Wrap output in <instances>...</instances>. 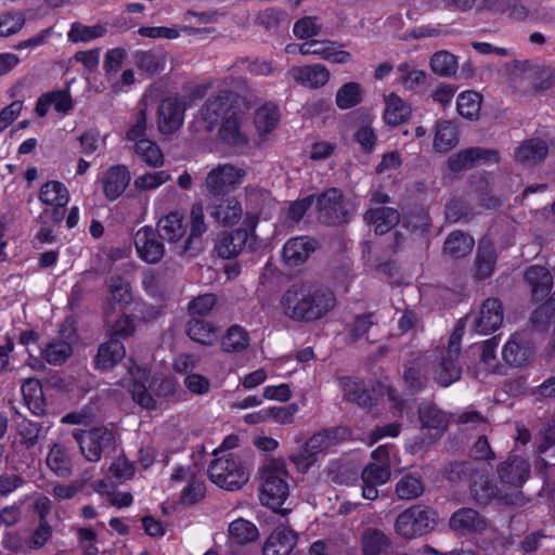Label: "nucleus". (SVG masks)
Returning <instances> with one entry per match:
<instances>
[{
    "label": "nucleus",
    "instance_id": "obj_7",
    "mask_svg": "<svg viewBox=\"0 0 555 555\" xmlns=\"http://www.w3.org/2000/svg\"><path fill=\"white\" fill-rule=\"evenodd\" d=\"M208 476L215 485L230 491L241 489L249 478L246 467L234 453L216 457L209 465Z\"/></svg>",
    "mask_w": 555,
    "mask_h": 555
},
{
    "label": "nucleus",
    "instance_id": "obj_41",
    "mask_svg": "<svg viewBox=\"0 0 555 555\" xmlns=\"http://www.w3.org/2000/svg\"><path fill=\"white\" fill-rule=\"evenodd\" d=\"M242 212L241 203L234 197H229L214 206L211 215L223 225H232L240 221Z\"/></svg>",
    "mask_w": 555,
    "mask_h": 555
},
{
    "label": "nucleus",
    "instance_id": "obj_26",
    "mask_svg": "<svg viewBox=\"0 0 555 555\" xmlns=\"http://www.w3.org/2000/svg\"><path fill=\"white\" fill-rule=\"evenodd\" d=\"M383 119L388 126H399L405 122L410 115V106L396 93L391 92L384 96Z\"/></svg>",
    "mask_w": 555,
    "mask_h": 555
},
{
    "label": "nucleus",
    "instance_id": "obj_52",
    "mask_svg": "<svg viewBox=\"0 0 555 555\" xmlns=\"http://www.w3.org/2000/svg\"><path fill=\"white\" fill-rule=\"evenodd\" d=\"M170 179L171 176L166 170L145 171L134 179L133 186L140 192L152 191L165 184Z\"/></svg>",
    "mask_w": 555,
    "mask_h": 555
},
{
    "label": "nucleus",
    "instance_id": "obj_45",
    "mask_svg": "<svg viewBox=\"0 0 555 555\" xmlns=\"http://www.w3.org/2000/svg\"><path fill=\"white\" fill-rule=\"evenodd\" d=\"M188 335L199 344L211 345L217 339V328L210 322L192 318L188 324Z\"/></svg>",
    "mask_w": 555,
    "mask_h": 555
},
{
    "label": "nucleus",
    "instance_id": "obj_44",
    "mask_svg": "<svg viewBox=\"0 0 555 555\" xmlns=\"http://www.w3.org/2000/svg\"><path fill=\"white\" fill-rule=\"evenodd\" d=\"M475 245L472 236L462 232H452L444 242L443 251L453 258H461L468 255Z\"/></svg>",
    "mask_w": 555,
    "mask_h": 555
},
{
    "label": "nucleus",
    "instance_id": "obj_47",
    "mask_svg": "<svg viewBox=\"0 0 555 555\" xmlns=\"http://www.w3.org/2000/svg\"><path fill=\"white\" fill-rule=\"evenodd\" d=\"M229 538L237 544L256 541L259 537L257 527L249 520L240 518L229 525Z\"/></svg>",
    "mask_w": 555,
    "mask_h": 555
},
{
    "label": "nucleus",
    "instance_id": "obj_29",
    "mask_svg": "<svg viewBox=\"0 0 555 555\" xmlns=\"http://www.w3.org/2000/svg\"><path fill=\"white\" fill-rule=\"evenodd\" d=\"M125 353L122 343L116 338H112L100 346L95 357V366L99 370L108 371L124 359Z\"/></svg>",
    "mask_w": 555,
    "mask_h": 555
},
{
    "label": "nucleus",
    "instance_id": "obj_54",
    "mask_svg": "<svg viewBox=\"0 0 555 555\" xmlns=\"http://www.w3.org/2000/svg\"><path fill=\"white\" fill-rule=\"evenodd\" d=\"M389 545L386 535L376 529H369L362 538L364 555H380Z\"/></svg>",
    "mask_w": 555,
    "mask_h": 555
},
{
    "label": "nucleus",
    "instance_id": "obj_49",
    "mask_svg": "<svg viewBox=\"0 0 555 555\" xmlns=\"http://www.w3.org/2000/svg\"><path fill=\"white\" fill-rule=\"evenodd\" d=\"M107 288L109 293L108 299L116 305L124 307L131 302L132 293L130 284L120 275H112L107 281Z\"/></svg>",
    "mask_w": 555,
    "mask_h": 555
},
{
    "label": "nucleus",
    "instance_id": "obj_17",
    "mask_svg": "<svg viewBox=\"0 0 555 555\" xmlns=\"http://www.w3.org/2000/svg\"><path fill=\"white\" fill-rule=\"evenodd\" d=\"M138 256L147 263H156L164 256V245L150 227H143L134 234Z\"/></svg>",
    "mask_w": 555,
    "mask_h": 555
},
{
    "label": "nucleus",
    "instance_id": "obj_22",
    "mask_svg": "<svg viewBox=\"0 0 555 555\" xmlns=\"http://www.w3.org/2000/svg\"><path fill=\"white\" fill-rule=\"evenodd\" d=\"M315 248L314 240L306 236L294 237L285 243L283 259L288 266L296 267L304 263Z\"/></svg>",
    "mask_w": 555,
    "mask_h": 555
},
{
    "label": "nucleus",
    "instance_id": "obj_2",
    "mask_svg": "<svg viewBox=\"0 0 555 555\" xmlns=\"http://www.w3.org/2000/svg\"><path fill=\"white\" fill-rule=\"evenodd\" d=\"M334 306L333 293L311 284L293 286L281 299L283 313L297 321L319 320Z\"/></svg>",
    "mask_w": 555,
    "mask_h": 555
},
{
    "label": "nucleus",
    "instance_id": "obj_42",
    "mask_svg": "<svg viewBox=\"0 0 555 555\" xmlns=\"http://www.w3.org/2000/svg\"><path fill=\"white\" fill-rule=\"evenodd\" d=\"M137 156L147 166L159 168L165 164V156L160 147L149 138L133 145Z\"/></svg>",
    "mask_w": 555,
    "mask_h": 555
},
{
    "label": "nucleus",
    "instance_id": "obj_38",
    "mask_svg": "<svg viewBox=\"0 0 555 555\" xmlns=\"http://www.w3.org/2000/svg\"><path fill=\"white\" fill-rule=\"evenodd\" d=\"M547 145L541 139H531L524 142L515 153L517 162L532 165L541 162L547 155Z\"/></svg>",
    "mask_w": 555,
    "mask_h": 555
},
{
    "label": "nucleus",
    "instance_id": "obj_33",
    "mask_svg": "<svg viewBox=\"0 0 555 555\" xmlns=\"http://www.w3.org/2000/svg\"><path fill=\"white\" fill-rule=\"evenodd\" d=\"M350 437L351 433L346 427L326 429L315 434L308 440V449H314L317 453L323 452Z\"/></svg>",
    "mask_w": 555,
    "mask_h": 555
},
{
    "label": "nucleus",
    "instance_id": "obj_24",
    "mask_svg": "<svg viewBox=\"0 0 555 555\" xmlns=\"http://www.w3.org/2000/svg\"><path fill=\"white\" fill-rule=\"evenodd\" d=\"M530 473L529 464L520 457L511 456L498 467V474L503 482L515 487L521 486Z\"/></svg>",
    "mask_w": 555,
    "mask_h": 555
},
{
    "label": "nucleus",
    "instance_id": "obj_51",
    "mask_svg": "<svg viewBox=\"0 0 555 555\" xmlns=\"http://www.w3.org/2000/svg\"><path fill=\"white\" fill-rule=\"evenodd\" d=\"M249 345V336L247 332L238 326H231L221 340L222 349L225 352L242 351Z\"/></svg>",
    "mask_w": 555,
    "mask_h": 555
},
{
    "label": "nucleus",
    "instance_id": "obj_23",
    "mask_svg": "<svg viewBox=\"0 0 555 555\" xmlns=\"http://www.w3.org/2000/svg\"><path fill=\"white\" fill-rule=\"evenodd\" d=\"M179 481H185L186 486L181 491V502L183 504H194L205 494V485L203 481L194 479L189 469L179 467L171 475L170 482L175 486Z\"/></svg>",
    "mask_w": 555,
    "mask_h": 555
},
{
    "label": "nucleus",
    "instance_id": "obj_39",
    "mask_svg": "<svg viewBox=\"0 0 555 555\" xmlns=\"http://www.w3.org/2000/svg\"><path fill=\"white\" fill-rule=\"evenodd\" d=\"M481 104V94L474 90L463 91L456 99L457 113L469 120H476L479 118Z\"/></svg>",
    "mask_w": 555,
    "mask_h": 555
},
{
    "label": "nucleus",
    "instance_id": "obj_56",
    "mask_svg": "<svg viewBox=\"0 0 555 555\" xmlns=\"http://www.w3.org/2000/svg\"><path fill=\"white\" fill-rule=\"evenodd\" d=\"M472 188L476 196L482 203V206L490 209L495 208L499 205V199L488 194L492 191L490 178L486 175L474 177L472 181Z\"/></svg>",
    "mask_w": 555,
    "mask_h": 555
},
{
    "label": "nucleus",
    "instance_id": "obj_25",
    "mask_svg": "<svg viewBox=\"0 0 555 555\" xmlns=\"http://www.w3.org/2000/svg\"><path fill=\"white\" fill-rule=\"evenodd\" d=\"M420 420L424 435H428L433 439L439 437L448 425L447 414L431 404L423 405L420 409Z\"/></svg>",
    "mask_w": 555,
    "mask_h": 555
},
{
    "label": "nucleus",
    "instance_id": "obj_53",
    "mask_svg": "<svg viewBox=\"0 0 555 555\" xmlns=\"http://www.w3.org/2000/svg\"><path fill=\"white\" fill-rule=\"evenodd\" d=\"M433 72L439 76L449 77L456 73V57L448 51H438L430 59Z\"/></svg>",
    "mask_w": 555,
    "mask_h": 555
},
{
    "label": "nucleus",
    "instance_id": "obj_20",
    "mask_svg": "<svg viewBox=\"0 0 555 555\" xmlns=\"http://www.w3.org/2000/svg\"><path fill=\"white\" fill-rule=\"evenodd\" d=\"M130 171L125 165H115L106 169L101 178L104 195L109 201L117 199L130 182Z\"/></svg>",
    "mask_w": 555,
    "mask_h": 555
},
{
    "label": "nucleus",
    "instance_id": "obj_3",
    "mask_svg": "<svg viewBox=\"0 0 555 555\" xmlns=\"http://www.w3.org/2000/svg\"><path fill=\"white\" fill-rule=\"evenodd\" d=\"M204 209L201 204H194L190 217L181 211H171L159 219L158 231L163 238L170 243L180 244L179 255L196 248L201 237L206 232Z\"/></svg>",
    "mask_w": 555,
    "mask_h": 555
},
{
    "label": "nucleus",
    "instance_id": "obj_50",
    "mask_svg": "<svg viewBox=\"0 0 555 555\" xmlns=\"http://www.w3.org/2000/svg\"><path fill=\"white\" fill-rule=\"evenodd\" d=\"M1 543L3 548L12 554H28L31 552L26 530L5 531Z\"/></svg>",
    "mask_w": 555,
    "mask_h": 555
},
{
    "label": "nucleus",
    "instance_id": "obj_57",
    "mask_svg": "<svg viewBox=\"0 0 555 555\" xmlns=\"http://www.w3.org/2000/svg\"><path fill=\"white\" fill-rule=\"evenodd\" d=\"M423 482L411 475L402 477L396 487V493L400 499L412 500L423 493Z\"/></svg>",
    "mask_w": 555,
    "mask_h": 555
},
{
    "label": "nucleus",
    "instance_id": "obj_35",
    "mask_svg": "<svg viewBox=\"0 0 555 555\" xmlns=\"http://www.w3.org/2000/svg\"><path fill=\"white\" fill-rule=\"evenodd\" d=\"M450 527L455 531L467 533L483 530L486 522L476 511L462 508L450 518Z\"/></svg>",
    "mask_w": 555,
    "mask_h": 555
},
{
    "label": "nucleus",
    "instance_id": "obj_64",
    "mask_svg": "<svg viewBox=\"0 0 555 555\" xmlns=\"http://www.w3.org/2000/svg\"><path fill=\"white\" fill-rule=\"evenodd\" d=\"M321 29V24L315 17H304L294 25V34L299 39H308L317 36Z\"/></svg>",
    "mask_w": 555,
    "mask_h": 555
},
{
    "label": "nucleus",
    "instance_id": "obj_37",
    "mask_svg": "<svg viewBox=\"0 0 555 555\" xmlns=\"http://www.w3.org/2000/svg\"><path fill=\"white\" fill-rule=\"evenodd\" d=\"M457 144V131L454 122L439 120L435 125L434 149L439 153H446Z\"/></svg>",
    "mask_w": 555,
    "mask_h": 555
},
{
    "label": "nucleus",
    "instance_id": "obj_11",
    "mask_svg": "<svg viewBox=\"0 0 555 555\" xmlns=\"http://www.w3.org/2000/svg\"><path fill=\"white\" fill-rule=\"evenodd\" d=\"M319 219L326 224H338L347 221L354 206L343 199L337 189H330L318 197Z\"/></svg>",
    "mask_w": 555,
    "mask_h": 555
},
{
    "label": "nucleus",
    "instance_id": "obj_59",
    "mask_svg": "<svg viewBox=\"0 0 555 555\" xmlns=\"http://www.w3.org/2000/svg\"><path fill=\"white\" fill-rule=\"evenodd\" d=\"M470 491L474 499L478 503H487L491 498L496 494V487L490 482L485 476H478L470 486Z\"/></svg>",
    "mask_w": 555,
    "mask_h": 555
},
{
    "label": "nucleus",
    "instance_id": "obj_9",
    "mask_svg": "<svg viewBox=\"0 0 555 555\" xmlns=\"http://www.w3.org/2000/svg\"><path fill=\"white\" fill-rule=\"evenodd\" d=\"M436 522L437 514L435 511L413 506L398 515L395 530L404 539H413L430 531Z\"/></svg>",
    "mask_w": 555,
    "mask_h": 555
},
{
    "label": "nucleus",
    "instance_id": "obj_58",
    "mask_svg": "<svg viewBox=\"0 0 555 555\" xmlns=\"http://www.w3.org/2000/svg\"><path fill=\"white\" fill-rule=\"evenodd\" d=\"M397 69L401 74L399 80L406 90H414L426 80L427 75L424 70L410 69L406 63L400 64Z\"/></svg>",
    "mask_w": 555,
    "mask_h": 555
},
{
    "label": "nucleus",
    "instance_id": "obj_12",
    "mask_svg": "<svg viewBox=\"0 0 555 555\" xmlns=\"http://www.w3.org/2000/svg\"><path fill=\"white\" fill-rule=\"evenodd\" d=\"M74 437L82 455L90 462H98L103 450L116 440L115 434L105 427H96L89 431L77 430L74 433Z\"/></svg>",
    "mask_w": 555,
    "mask_h": 555
},
{
    "label": "nucleus",
    "instance_id": "obj_28",
    "mask_svg": "<svg viewBox=\"0 0 555 555\" xmlns=\"http://www.w3.org/2000/svg\"><path fill=\"white\" fill-rule=\"evenodd\" d=\"M39 201L53 209L64 208L69 202V192L60 181H48L39 190Z\"/></svg>",
    "mask_w": 555,
    "mask_h": 555
},
{
    "label": "nucleus",
    "instance_id": "obj_14",
    "mask_svg": "<svg viewBox=\"0 0 555 555\" xmlns=\"http://www.w3.org/2000/svg\"><path fill=\"white\" fill-rule=\"evenodd\" d=\"M499 154L493 150L472 147L452 155L448 165L451 171L460 172L474 165L494 164L499 162Z\"/></svg>",
    "mask_w": 555,
    "mask_h": 555
},
{
    "label": "nucleus",
    "instance_id": "obj_10",
    "mask_svg": "<svg viewBox=\"0 0 555 555\" xmlns=\"http://www.w3.org/2000/svg\"><path fill=\"white\" fill-rule=\"evenodd\" d=\"M246 177L243 167L222 164L212 168L206 176L204 188L210 195L219 196L233 191Z\"/></svg>",
    "mask_w": 555,
    "mask_h": 555
},
{
    "label": "nucleus",
    "instance_id": "obj_55",
    "mask_svg": "<svg viewBox=\"0 0 555 555\" xmlns=\"http://www.w3.org/2000/svg\"><path fill=\"white\" fill-rule=\"evenodd\" d=\"M319 56L334 64H346L352 61V54L344 50L335 41H321Z\"/></svg>",
    "mask_w": 555,
    "mask_h": 555
},
{
    "label": "nucleus",
    "instance_id": "obj_36",
    "mask_svg": "<svg viewBox=\"0 0 555 555\" xmlns=\"http://www.w3.org/2000/svg\"><path fill=\"white\" fill-rule=\"evenodd\" d=\"M38 340V334L31 330L22 332L18 337V344L25 348L28 354L26 365L35 371H42L44 369V363L37 353L42 357L43 349L39 346Z\"/></svg>",
    "mask_w": 555,
    "mask_h": 555
},
{
    "label": "nucleus",
    "instance_id": "obj_27",
    "mask_svg": "<svg viewBox=\"0 0 555 555\" xmlns=\"http://www.w3.org/2000/svg\"><path fill=\"white\" fill-rule=\"evenodd\" d=\"M526 280L531 286L534 300H543L548 296L553 285V278L546 268L531 266L526 271Z\"/></svg>",
    "mask_w": 555,
    "mask_h": 555
},
{
    "label": "nucleus",
    "instance_id": "obj_48",
    "mask_svg": "<svg viewBox=\"0 0 555 555\" xmlns=\"http://www.w3.org/2000/svg\"><path fill=\"white\" fill-rule=\"evenodd\" d=\"M48 467L57 476L65 477L70 473V460L65 448L60 443H54L46 457Z\"/></svg>",
    "mask_w": 555,
    "mask_h": 555
},
{
    "label": "nucleus",
    "instance_id": "obj_4",
    "mask_svg": "<svg viewBox=\"0 0 555 555\" xmlns=\"http://www.w3.org/2000/svg\"><path fill=\"white\" fill-rule=\"evenodd\" d=\"M147 382V370L137 364L128 367V377L121 382V385L131 392L132 400L146 410H155L162 406L164 400L173 396L177 389V380L172 376L162 378L159 384L158 378L154 377L152 379L150 388L154 389L155 395H152L146 388Z\"/></svg>",
    "mask_w": 555,
    "mask_h": 555
},
{
    "label": "nucleus",
    "instance_id": "obj_61",
    "mask_svg": "<svg viewBox=\"0 0 555 555\" xmlns=\"http://www.w3.org/2000/svg\"><path fill=\"white\" fill-rule=\"evenodd\" d=\"M216 305V296L214 294H204L190 301L188 309L192 318L207 315Z\"/></svg>",
    "mask_w": 555,
    "mask_h": 555
},
{
    "label": "nucleus",
    "instance_id": "obj_19",
    "mask_svg": "<svg viewBox=\"0 0 555 555\" xmlns=\"http://www.w3.org/2000/svg\"><path fill=\"white\" fill-rule=\"evenodd\" d=\"M297 544V533L284 525L274 528L264 542L263 555H289Z\"/></svg>",
    "mask_w": 555,
    "mask_h": 555
},
{
    "label": "nucleus",
    "instance_id": "obj_34",
    "mask_svg": "<svg viewBox=\"0 0 555 555\" xmlns=\"http://www.w3.org/2000/svg\"><path fill=\"white\" fill-rule=\"evenodd\" d=\"M365 220L376 234H384L399 222V214L389 207L372 208L365 214Z\"/></svg>",
    "mask_w": 555,
    "mask_h": 555
},
{
    "label": "nucleus",
    "instance_id": "obj_40",
    "mask_svg": "<svg viewBox=\"0 0 555 555\" xmlns=\"http://www.w3.org/2000/svg\"><path fill=\"white\" fill-rule=\"evenodd\" d=\"M364 89L356 81L341 85L335 95V103L339 109H349L359 105L363 100Z\"/></svg>",
    "mask_w": 555,
    "mask_h": 555
},
{
    "label": "nucleus",
    "instance_id": "obj_21",
    "mask_svg": "<svg viewBox=\"0 0 555 555\" xmlns=\"http://www.w3.org/2000/svg\"><path fill=\"white\" fill-rule=\"evenodd\" d=\"M289 75L297 83L310 89L323 87L331 77L330 70L322 64L294 66Z\"/></svg>",
    "mask_w": 555,
    "mask_h": 555
},
{
    "label": "nucleus",
    "instance_id": "obj_6",
    "mask_svg": "<svg viewBox=\"0 0 555 555\" xmlns=\"http://www.w3.org/2000/svg\"><path fill=\"white\" fill-rule=\"evenodd\" d=\"M463 332L464 327L457 325L450 335L448 345L437 348L431 354L433 375L441 386L448 387L461 377L459 356Z\"/></svg>",
    "mask_w": 555,
    "mask_h": 555
},
{
    "label": "nucleus",
    "instance_id": "obj_46",
    "mask_svg": "<svg viewBox=\"0 0 555 555\" xmlns=\"http://www.w3.org/2000/svg\"><path fill=\"white\" fill-rule=\"evenodd\" d=\"M106 34V28L103 25H85L79 22H75L70 25V29L67 33V39L70 42H89L94 39L101 38Z\"/></svg>",
    "mask_w": 555,
    "mask_h": 555
},
{
    "label": "nucleus",
    "instance_id": "obj_15",
    "mask_svg": "<svg viewBox=\"0 0 555 555\" xmlns=\"http://www.w3.org/2000/svg\"><path fill=\"white\" fill-rule=\"evenodd\" d=\"M184 111L185 105L178 98L164 99L158 108V130L164 134L177 131L183 124Z\"/></svg>",
    "mask_w": 555,
    "mask_h": 555
},
{
    "label": "nucleus",
    "instance_id": "obj_63",
    "mask_svg": "<svg viewBox=\"0 0 555 555\" xmlns=\"http://www.w3.org/2000/svg\"><path fill=\"white\" fill-rule=\"evenodd\" d=\"M270 420L281 424L287 425L293 423L295 415L297 414L299 408L296 403H291L287 405L280 406H268Z\"/></svg>",
    "mask_w": 555,
    "mask_h": 555
},
{
    "label": "nucleus",
    "instance_id": "obj_43",
    "mask_svg": "<svg viewBox=\"0 0 555 555\" xmlns=\"http://www.w3.org/2000/svg\"><path fill=\"white\" fill-rule=\"evenodd\" d=\"M22 393L28 409L33 412V414H43V392L39 380L34 378L26 379L22 385Z\"/></svg>",
    "mask_w": 555,
    "mask_h": 555
},
{
    "label": "nucleus",
    "instance_id": "obj_16",
    "mask_svg": "<svg viewBox=\"0 0 555 555\" xmlns=\"http://www.w3.org/2000/svg\"><path fill=\"white\" fill-rule=\"evenodd\" d=\"M390 479V463H370L361 474L362 496L366 500H375L378 496L377 488Z\"/></svg>",
    "mask_w": 555,
    "mask_h": 555
},
{
    "label": "nucleus",
    "instance_id": "obj_13",
    "mask_svg": "<svg viewBox=\"0 0 555 555\" xmlns=\"http://www.w3.org/2000/svg\"><path fill=\"white\" fill-rule=\"evenodd\" d=\"M76 341L75 331L70 325H63L60 335L51 339L43 348L42 358L53 365H60L72 354Z\"/></svg>",
    "mask_w": 555,
    "mask_h": 555
},
{
    "label": "nucleus",
    "instance_id": "obj_60",
    "mask_svg": "<svg viewBox=\"0 0 555 555\" xmlns=\"http://www.w3.org/2000/svg\"><path fill=\"white\" fill-rule=\"evenodd\" d=\"M25 24L22 13H3L0 15V38L18 33Z\"/></svg>",
    "mask_w": 555,
    "mask_h": 555
},
{
    "label": "nucleus",
    "instance_id": "obj_62",
    "mask_svg": "<svg viewBox=\"0 0 555 555\" xmlns=\"http://www.w3.org/2000/svg\"><path fill=\"white\" fill-rule=\"evenodd\" d=\"M344 396L348 401L357 402L360 405L372 404V398L362 389V386L352 379L343 383Z\"/></svg>",
    "mask_w": 555,
    "mask_h": 555
},
{
    "label": "nucleus",
    "instance_id": "obj_31",
    "mask_svg": "<svg viewBox=\"0 0 555 555\" xmlns=\"http://www.w3.org/2000/svg\"><path fill=\"white\" fill-rule=\"evenodd\" d=\"M280 122V112L275 104L266 103L260 106L254 116L256 132L259 138L264 139Z\"/></svg>",
    "mask_w": 555,
    "mask_h": 555
},
{
    "label": "nucleus",
    "instance_id": "obj_18",
    "mask_svg": "<svg viewBox=\"0 0 555 555\" xmlns=\"http://www.w3.org/2000/svg\"><path fill=\"white\" fill-rule=\"evenodd\" d=\"M503 322V311L498 299L489 298L483 301L479 312L474 318V330L480 335L496 331Z\"/></svg>",
    "mask_w": 555,
    "mask_h": 555
},
{
    "label": "nucleus",
    "instance_id": "obj_30",
    "mask_svg": "<svg viewBox=\"0 0 555 555\" xmlns=\"http://www.w3.org/2000/svg\"><path fill=\"white\" fill-rule=\"evenodd\" d=\"M530 356V350L521 334H513L502 349L503 360L514 366L524 365Z\"/></svg>",
    "mask_w": 555,
    "mask_h": 555
},
{
    "label": "nucleus",
    "instance_id": "obj_32",
    "mask_svg": "<svg viewBox=\"0 0 555 555\" xmlns=\"http://www.w3.org/2000/svg\"><path fill=\"white\" fill-rule=\"evenodd\" d=\"M496 253L492 242L488 238L481 240L475 260L477 279L481 280L489 278L494 271Z\"/></svg>",
    "mask_w": 555,
    "mask_h": 555
},
{
    "label": "nucleus",
    "instance_id": "obj_5",
    "mask_svg": "<svg viewBox=\"0 0 555 555\" xmlns=\"http://www.w3.org/2000/svg\"><path fill=\"white\" fill-rule=\"evenodd\" d=\"M260 501L263 505L278 511L289 494L288 473L281 459H269L260 468Z\"/></svg>",
    "mask_w": 555,
    "mask_h": 555
},
{
    "label": "nucleus",
    "instance_id": "obj_8",
    "mask_svg": "<svg viewBox=\"0 0 555 555\" xmlns=\"http://www.w3.org/2000/svg\"><path fill=\"white\" fill-rule=\"evenodd\" d=\"M245 223L250 228L249 232L244 229H236L217 243L216 249L220 257L229 259L237 256L245 247L258 250L267 245L268 237L260 238L255 234L256 219L253 216H247Z\"/></svg>",
    "mask_w": 555,
    "mask_h": 555
},
{
    "label": "nucleus",
    "instance_id": "obj_1",
    "mask_svg": "<svg viewBox=\"0 0 555 555\" xmlns=\"http://www.w3.org/2000/svg\"><path fill=\"white\" fill-rule=\"evenodd\" d=\"M219 126L218 138L235 152H243L249 144L247 119L241 99L231 92L210 98L195 117L193 127L198 133L210 132Z\"/></svg>",
    "mask_w": 555,
    "mask_h": 555
}]
</instances>
